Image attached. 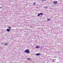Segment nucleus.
Wrapping results in <instances>:
<instances>
[{"mask_svg":"<svg viewBox=\"0 0 63 63\" xmlns=\"http://www.w3.org/2000/svg\"><path fill=\"white\" fill-rule=\"evenodd\" d=\"M24 52L25 53H29V52H30V50H29V49H27L24 51Z\"/></svg>","mask_w":63,"mask_h":63,"instance_id":"obj_1","label":"nucleus"},{"mask_svg":"<svg viewBox=\"0 0 63 63\" xmlns=\"http://www.w3.org/2000/svg\"><path fill=\"white\" fill-rule=\"evenodd\" d=\"M53 2L54 4H57L58 2H57V1H54Z\"/></svg>","mask_w":63,"mask_h":63,"instance_id":"obj_2","label":"nucleus"},{"mask_svg":"<svg viewBox=\"0 0 63 63\" xmlns=\"http://www.w3.org/2000/svg\"><path fill=\"white\" fill-rule=\"evenodd\" d=\"M36 55H37V56H38L39 55H40V54H39V53H38L37 54H36Z\"/></svg>","mask_w":63,"mask_h":63,"instance_id":"obj_3","label":"nucleus"},{"mask_svg":"<svg viewBox=\"0 0 63 63\" xmlns=\"http://www.w3.org/2000/svg\"><path fill=\"white\" fill-rule=\"evenodd\" d=\"M36 48H40L39 47H38V46H36Z\"/></svg>","mask_w":63,"mask_h":63,"instance_id":"obj_4","label":"nucleus"},{"mask_svg":"<svg viewBox=\"0 0 63 63\" xmlns=\"http://www.w3.org/2000/svg\"><path fill=\"white\" fill-rule=\"evenodd\" d=\"M7 31H8V32H9V31H10V29H7Z\"/></svg>","mask_w":63,"mask_h":63,"instance_id":"obj_5","label":"nucleus"},{"mask_svg":"<svg viewBox=\"0 0 63 63\" xmlns=\"http://www.w3.org/2000/svg\"><path fill=\"white\" fill-rule=\"evenodd\" d=\"M10 27L9 26V27H8V28L10 30H11V28H10Z\"/></svg>","mask_w":63,"mask_h":63,"instance_id":"obj_6","label":"nucleus"},{"mask_svg":"<svg viewBox=\"0 0 63 63\" xmlns=\"http://www.w3.org/2000/svg\"><path fill=\"white\" fill-rule=\"evenodd\" d=\"M4 45L5 46H7L8 44L7 43H5Z\"/></svg>","mask_w":63,"mask_h":63,"instance_id":"obj_7","label":"nucleus"},{"mask_svg":"<svg viewBox=\"0 0 63 63\" xmlns=\"http://www.w3.org/2000/svg\"><path fill=\"white\" fill-rule=\"evenodd\" d=\"M27 59H28V60H30V59H31L30 58H28Z\"/></svg>","mask_w":63,"mask_h":63,"instance_id":"obj_8","label":"nucleus"},{"mask_svg":"<svg viewBox=\"0 0 63 63\" xmlns=\"http://www.w3.org/2000/svg\"><path fill=\"white\" fill-rule=\"evenodd\" d=\"M40 15H43V13H40Z\"/></svg>","mask_w":63,"mask_h":63,"instance_id":"obj_9","label":"nucleus"},{"mask_svg":"<svg viewBox=\"0 0 63 63\" xmlns=\"http://www.w3.org/2000/svg\"><path fill=\"white\" fill-rule=\"evenodd\" d=\"M40 15V14H39L38 15V16H39Z\"/></svg>","mask_w":63,"mask_h":63,"instance_id":"obj_10","label":"nucleus"},{"mask_svg":"<svg viewBox=\"0 0 63 63\" xmlns=\"http://www.w3.org/2000/svg\"><path fill=\"white\" fill-rule=\"evenodd\" d=\"M47 20H50V19H47Z\"/></svg>","mask_w":63,"mask_h":63,"instance_id":"obj_11","label":"nucleus"},{"mask_svg":"<svg viewBox=\"0 0 63 63\" xmlns=\"http://www.w3.org/2000/svg\"><path fill=\"white\" fill-rule=\"evenodd\" d=\"M42 1H46V0H42Z\"/></svg>","mask_w":63,"mask_h":63,"instance_id":"obj_12","label":"nucleus"},{"mask_svg":"<svg viewBox=\"0 0 63 63\" xmlns=\"http://www.w3.org/2000/svg\"><path fill=\"white\" fill-rule=\"evenodd\" d=\"M44 8H47V7H44Z\"/></svg>","mask_w":63,"mask_h":63,"instance_id":"obj_13","label":"nucleus"},{"mask_svg":"<svg viewBox=\"0 0 63 63\" xmlns=\"http://www.w3.org/2000/svg\"><path fill=\"white\" fill-rule=\"evenodd\" d=\"M52 62H54V61H52Z\"/></svg>","mask_w":63,"mask_h":63,"instance_id":"obj_14","label":"nucleus"},{"mask_svg":"<svg viewBox=\"0 0 63 63\" xmlns=\"http://www.w3.org/2000/svg\"><path fill=\"white\" fill-rule=\"evenodd\" d=\"M1 8H2V7H0V9H1Z\"/></svg>","mask_w":63,"mask_h":63,"instance_id":"obj_15","label":"nucleus"},{"mask_svg":"<svg viewBox=\"0 0 63 63\" xmlns=\"http://www.w3.org/2000/svg\"><path fill=\"white\" fill-rule=\"evenodd\" d=\"M35 3H34L33 4V5H35Z\"/></svg>","mask_w":63,"mask_h":63,"instance_id":"obj_16","label":"nucleus"},{"mask_svg":"<svg viewBox=\"0 0 63 63\" xmlns=\"http://www.w3.org/2000/svg\"><path fill=\"white\" fill-rule=\"evenodd\" d=\"M1 44H3V43H1Z\"/></svg>","mask_w":63,"mask_h":63,"instance_id":"obj_17","label":"nucleus"},{"mask_svg":"<svg viewBox=\"0 0 63 63\" xmlns=\"http://www.w3.org/2000/svg\"><path fill=\"white\" fill-rule=\"evenodd\" d=\"M55 60H56V59H55Z\"/></svg>","mask_w":63,"mask_h":63,"instance_id":"obj_18","label":"nucleus"}]
</instances>
